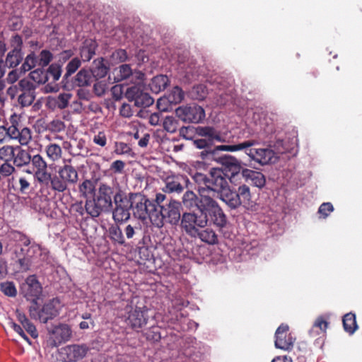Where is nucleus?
Here are the masks:
<instances>
[{"instance_id":"nucleus-2","label":"nucleus","mask_w":362,"mask_h":362,"mask_svg":"<svg viewBox=\"0 0 362 362\" xmlns=\"http://www.w3.org/2000/svg\"><path fill=\"white\" fill-rule=\"evenodd\" d=\"M148 308L146 305L139 306L133 302L124 308L123 317L126 324L132 329L139 332L148 321Z\"/></svg>"},{"instance_id":"nucleus-5","label":"nucleus","mask_w":362,"mask_h":362,"mask_svg":"<svg viewBox=\"0 0 362 362\" xmlns=\"http://www.w3.org/2000/svg\"><path fill=\"white\" fill-rule=\"evenodd\" d=\"M71 159L64 160V165L59 168L54 183L57 184V192L63 193L68 189L69 185H74L78 180V173L76 168L71 165Z\"/></svg>"},{"instance_id":"nucleus-45","label":"nucleus","mask_w":362,"mask_h":362,"mask_svg":"<svg viewBox=\"0 0 362 362\" xmlns=\"http://www.w3.org/2000/svg\"><path fill=\"white\" fill-rule=\"evenodd\" d=\"M179 122L173 116H166L163 121V127L168 133L173 134L177 132Z\"/></svg>"},{"instance_id":"nucleus-38","label":"nucleus","mask_w":362,"mask_h":362,"mask_svg":"<svg viewBox=\"0 0 362 362\" xmlns=\"http://www.w3.org/2000/svg\"><path fill=\"white\" fill-rule=\"evenodd\" d=\"M45 153L47 158L53 163H55L62 158V149L59 145L51 143L45 146Z\"/></svg>"},{"instance_id":"nucleus-39","label":"nucleus","mask_w":362,"mask_h":362,"mask_svg":"<svg viewBox=\"0 0 362 362\" xmlns=\"http://www.w3.org/2000/svg\"><path fill=\"white\" fill-rule=\"evenodd\" d=\"M327 327L328 322L322 316H319L316 318L313 327L310 330V335L316 337L320 334H324Z\"/></svg>"},{"instance_id":"nucleus-1","label":"nucleus","mask_w":362,"mask_h":362,"mask_svg":"<svg viewBox=\"0 0 362 362\" xmlns=\"http://www.w3.org/2000/svg\"><path fill=\"white\" fill-rule=\"evenodd\" d=\"M180 209V203L170 199L162 206H156V212L151 215V222L158 228H162L165 223L177 225L182 218Z\"/></svg>"},{"instance_id":"nucleus-4","label":"nucleus","mask_w":362,"mask_h":362,"mask_svg":"<svg viewBox=\"0 0 362 362\" xmlns=\"http://www.w3.org/2000/svg\"><path fill=\"white\" fill-rule=\"evenodd\" d=\"M208 225V219L202 211L185 212L181 218L180 226L187 235L195 238L201 228Z\"/></svg>"},{"instance_id":"nucleus-15","label":"nucleus","mask_w":362,"mask_h":362,"mask_svg":"<svg viewBox=\"0 0 362 362\" xmlns=\"http://www.w3.org/2000/svg\"><path fill=\"white\" fill-rule=\"evenodd\" d=\"M116 189L105 182H100L93 197L107 211L112 209Z\"/></svg>"},{"instance_id":"nucleus-40","label":"nucleus","mask_w":362,"mask_h":362,"mask_svg":"<svg viewBox=\"0 0 362 362\" xmlns=\"http://www.w3.org/2000/svg\"><path fill=\"white\" fill-rule=\"evenodd\" d=\"M342 322L344 330L350 334H354L358 329L356 315L352 313H349L344 315Z\"/></svg>"},{"instance_id":"nucleus-21","label":"nucleus","mask_w":362,"mask_h":362,"mask_svg":"<svg viewBox=\"0 0 362 362\" xmlns=\"http://www.w3.org/2000/svg\"><path fill=\"white\" fill-rule=\"evenodd\" d=\"M215 197L219 198L232 209H235L240 206V202L239 199H237L238 195L236 191L231 190L230 185Z\"/></svg>"},{"instance_id":"nucleus-60","label":"nucleus","mask_w":362,"mask_h":362,"mask_svg":"<svg viewBox=\"0 0 362 362\" xmlns=\"http://www.w3.org/2000/svg\"><path fill=\"white\" fill-rule=\"evenodd\" d=\"M238 159L232 156L223 155L219 156V158H218L217 162L220 163L225 167V170L228 171V170L233 166V164L238 163Z\"/></svg>"},{"instance_id":"nucleus-32","label":"nucleus","mask_w":362,"mask_h":362,"mask_svg":"<svg viewBox=\"0 0 362 362\" xmlns=\"http://www.w3.org/2000/svg\"><path fill=\"white\" fill-rule=\"evenodd\" d=\"M169 79L165 75H158L154 76L149 83L150 89L155 93L164 90L168 86Z\"/></svg>"},{"instance_id":"nucleus-48","label":"nucleus","mask_w":362,"mask_h":362,"mask_svg":"<svg viewBox=\"0 0 362 362\" xmlns=\"http://www.w3.org/2000/svg\"><path fill=\"white\" fill-rule=\"evenodd\" d=\"M192 177L194 182L198 185V189L203 187H208L210 179V172L208 175L196 172L192 175Z\"/></svg>"},{"instance_id":"nucleus-22","label":"nucleus","mask_w":362,"mask_h":362,"mask_svg":"<svg viewBox=\"0 0 362 362\" xmlns=\"http://www.w3.org/2000/svg\"><path fill=\"white\" fill-rule=\"evenodd\" d=\"M238 197L240 201V206H243L247 209L253 210L255 203L251 199V194L250 187L246 185H242L238 187L236 191Z\"/></svg>"},{"instance_id":"nucleus-6","label":"nucleus","mask_w":362,"mask_h":362,"mask_svg":"<svg viewBox=\"0 0 362 362\" xmlns=\"http://www.w3.org/2000/svg\"><path fill=\"white\" fill-rule=\"evenodd\" d=\"M130 197L134 216L141 220L148 218L151 221V215L156 212V204L140 193H130Z\"/></svg>"},{"instance_id":"nucleus-61","label":"nucleus","mask_w":362,"mask_h":362,"mask_svg":"<svg viewBox=\"0 0 362 362\" xmlns=\"http://www.w3.org/2000/svg\"><path fill=\"white\" fill-rule=\"evenodd\" d=\"M206 93H206V87L202 84L194 86L192 91V97L194 99L199 100H204L206 96Z\"/></svg>"},{"instance_id":"nucleus-56","label":"nucleus","mask_w":362,"mask_h":362,"mask_svg":"<svg viewBox=\"0 0 362 362\" xmlns=\"http://www.w3.org/2000/svg\"><path fill=\"white\" fill-rule=\"evenodd\" d=\"M250 143H240L234 145H221L218 146L215 148H213L214 150H216L217 153L218 154V151H241L244 148L247 147Z\"/></svg>"},{"instance_id":"nucleus-62","label":"nucleus","mask_w":362,"mask_h":362,"mask_svg":"<svg viewBox=\"0 0 362 362\" xmlns=\"http://www.w3.org/2000/svg\"><path fill=\"white\" fill-rule=\"evenodd\" d=\"M132 150L131 147L124 142H116L115 153L117 155H131Z\"/></svg>"},{"instance_id":"nucleus-7","label":"nucleus","mask_w":362,"mask_h":362,"mask_svg":"<svg viewBox=\"0 0 362 362\" xmlns=\"http://www.w3.org/2000/svg\"><path fill=\"white\" fill-rule=\"evenodd\" d=\"M203 202L205 204L203 205L202 211L205 214L208 222L210 221L220 228L225 227L227 223V217L218 202L212 197L205 199Z\"/></svg>"},{"instance_id":"nucleus-24","label":"nucleus","mask_w":362,"mask_h":362,"mask_svg":"<svg viewBox=\"0 0 362 362\" xmlns=\"http://www.w3.org/2000/svg\"><path fill=\"white\" fill-rule=\"evenodd\" d=\"M85 210L86 214L92 218H97L102 212L107 211L93 197L86 200Z\"/></svg>"},{"instance_id":"nucleus-12","label":"nucleus","mask_w":362,"mask_h":362,"mask_svg":"<svg viewBox=\"0 0 362 362\" xmlns=\"http://www.w3.org/2000/svg\"><path fill=\"white\" fill-rule=\"evenodd\" d=\"M88 351L86 344H71L58 350L59 360L62 362H77L83 358Z\"/></svg>"},{"instance_id":"nucleus-33","label":"nucleus","mask_w":362,"mask_h":362,"mask_svg":"<svg viewBox=\"0 0 362 362\" xmlns=\"http://www.w3.org/2000/svg\"><path fill=\"white\" fill-rule=\"evenodd\" d=\"M55 343H62L69 340L71 336V330L67 325H60L56 327L52 332Z\"/></svg>"},{"instance_id":"nucleus-10","label":"nucleus","mask_w":362,"mask_h":362,"mask_svg":"<svg viewBox=\"0 0 362 362\" xmlns=\"http://www.w3.org/2000/svg\"><path fill=\"white\" fill-rule=\"evenodd\" d=\"M175 114L181 120L188 123H199L205 117L204 110L197 104L180 106L175 110Z\"/></svg>"},{"instance_id":"nucleus-19","label":"nucleus","mask_w":362,"mask_h":362,"mask_svg":"<svg viewBox=\"0 0 362 362\" xmlns=\"http://www.w3.org/2000/svg\"><path fill=\"white\" fill-rule=\"evenodd\" d=\"M35 177L41 186L46 187L57 192V184L54 183L57 174L52 175L47 171V168H45V170H35Z\"/></svg>"},{"instance_id":"nucleus-47","label":"nucleus","mask_w":362,"mask_h":362,"mask_svg":"<svg viewBox=\"0 0 362 362\" xmlns=\"http://www.w3.org/2000/svg\"><path fill=\"white\" fill-rule=\"evenodd\" d=\"M37 64V57L34 52H31L25 58L21 69L23 72L28 71Z\"/></svg>"},{"instance_id":"nucleus-28","label":"nucleus","mask_w":362,"mask_h":362,"mask_svg":"<svg viewBox=\"0 0 362 362\" xmlns=\"http://www.w3.org/2000/svg\"><path fill=\"white\" fill-rule=\"evenodd\" d=\"M71 98V93H62L57 96L49 97L48 103L51 107L62 110L68 107Z\"/></svg>"},{"instance_id":"nucleus-23","label":"nucleus","mask_w":362,"mask_h":362,"mask_svg":"<svg viewBox=\"0 0 362 362\" xmlns=\"http://www.w3.org/2000/svg\"><path fill=\"white\" fill-rule=\"evenodd\" d=\"M242 175L247 182H251L255 187L262 188L265 185V177L260 172L245 168L242 170Z\"/></svg>"},{"instance_id":"nucleus-57","label":"nucleus","mask_w":362,"mask_h":362,"mask_svg":"<svg viewBox=\"0 0 362 362\" xmlns=\"http://www.w3.org/2000/svg\"><path fill=\"white\" fill-rule=\"evenodd\" d=\"M30 162L35 170L47 168V163L40 154H36L31 157Z\"/></svg>"},{"instance_id":"nucleus-9","label":"nucleus","mask_w":362,"mask_h":362,"mask_svg":"<svg viewBox=\"0 0 362 362\" xmlns=\"http://www.w3.org/2000/svg\"><path fill=\"white\" fill-rule=\"evenodd\" d=\"M243 143H250V145L243 150L252 160L262 165L272 162L275 155L272 149L269 148H255L254 146L257 144V141L253 139L245 141Z\"/></svg>"},{"instance_id":"nucleus-50","label":"nucleus","mask_w":362,"mask_h":362,"mask_svg":"<svg viewBox=\"0 0 362 362\" xmlns=\"http://www.w3.org/2000/svg\"><path fill=\"white\" fill-rule=\"evenodd\" d=\"M199 156L202 160L207 162L213 160L217 161L218 158H219V156L218 155L216 151L214 150L212 146L202 149V151L199 152Z\"/></svg>"},{"instance_id":"nucleus-16","label":"nucleus","mask_w":362,"mask_h":362,"mask_svg":"<svg viewBox=\"0 0 362 362\" xmlns=\"http://www.w3.org/2000/svg\"><path fill=\"white\" fill-rule=\"evenodd\" d=\"M202 188L198 189L199 195H197L194 192L187 190L185 192L182 197V203L184 206L189 209H197L199 211L203 210L204 200L210 199L209 196L205 194Z\"/></svg>"},{"instance_id":"nucleus-43","label":"nucleus","mask_w":362,"mask_h":362,"mask_svg":"<svg viewBox=\"0 0 362 362\" xmlns=\"http://www.w3.org/2000/svg\"><path fill=\"white\" fill-rule=\"evenodd\" d=\"M44 68L40 66L32 71L29 74L30 78L38 84H45L49 80L47 69L45 70Z\"/></svg>"},{"instance_id":"nucleus-25","label":"nucleus","mask_w":362,"mask_h":362,"mask_svg":"<svg viewBox=\"0 0 362 362\" xmlns=\"http://www.w3.org/2000/svg\"><path fill=\"white\" fill-rule=\"evenodd\" d=\"M31 160V156L25 149L19 146H16L15 155L12 160L13 164L17 168H21L28 165Z\"/></svg>"},{"instance_id":"nucleus-49","label":"nucleus","mask_w":362,"mask_h":362,"mask_svg":"<svg viewBox=\"0 0 362 362\" xmlns=\"http://www.w3.org/2000/svg\"><path fill=\"white\" fill-rule=\"evenodd\" d=\"M54 58L53 54L47 49H42L37 57V64L41 67L47 66Z\"/></svg>"},{"instance_id":"nucleus-35","label":"nucleus","mask_w":362,"mask_h":362,"mask_svg":"<svg viewBox=\"0 0 362 362\" xmlns=\"http://www.w3.org/2000/svg\"><path fill=\"white\" fill-rule=\"evenodd\" d=\"M95 182L90 180H85L78 185V191L86 199L92 198L96 192Z\"/></svg>"},{"instance_id":"nucleus-64","label":"nucleus","mask_w":362,"mask_h":362,"mask_svg":"<svg viewBox=\"0 0 362 362\" xmlns=\"http://www.w3.org/2000/svg\"><path fill=\"white\" fill-rule=\"evenodd\" d=\"M65 124L64 122L59 119H53L52 122H50L48 124V129L51 132H60L65 129Z\"/></svg>"},{"instance_id":"nucleus-14","label":"nucleus","mask_w":362,"mask_h":362,"mask_svg":"<svg viewBox=\"0 0 362 362\" xmlns=\"http://www.w3.org/2000/svg\"><path fill=\"white\" fill-rule=\"evenodd\" d=\"M21 291L23 296L33 304L37 302L41 296L42 287L35 275H30L23 284Z\"/></svg>"},{"instance_id":"nucleus-34","label":"nucleus","mask_w":362,"mask_h":362,"mask_svg":"<svg viewBox=\"0 0 362 362\" xmlns=\"http://www.w3.org/2000/svg\"><path fill=\"white\" fill-rule=\"evenodd\" d=\"M115 207H122L132 209V204L130 193L127 197V194L120 189H116V194L113 202Z\"/></svg>"},{"instance_id":"nucleus-59","label":"nucleus","mask_w":362,"mask_h":362,"mask_svg":"<svg viewBox=\"0 0 362 362\" xmlns=\"http://www.w3.org/2000/svg\"><path fill=\"white\" fill-rule=\"evenodd\" d=\"M18 87L21 92L35 93L36 86L28 79H21L18 83Z\"/></svg>"},{"instance_id":"nucleus-58","label":"nucleus","mask_w":362,"mask_h":362,"mask_svg":"<svg viewBox=\"0 0 362 362\" xmlns=\"http://www.w3.org/2000/svg\"><path fill=\"white\" fill-rule=\"evenodd\" d=\"M10 45L12 48L11 51L23 52V42L22 37L18 34L12 35L10 39Z\"/></svg>"},{"instance_id":"nucleus-30","label":"nucleus","mask_w":362,"mask_h":362,"mask_svg":"<svg viewBox=\"0 0 362 362\" xmlns=\"http://www.w3.org/2000/svg\"><path fill=\"white\" fill-rule=\"evenodd\" d=\"M108 237L114 244L119 245H125V238L123 235V229L117 224L111 225L108 229Z\"/></svg>"},{"instance_id":"nucleus-36","label":"nucleus","mask_w":362,"mask_h":362,"mask_svg":"<svg viewBox=\"0 0 362 362\" xmlns=\"http://www.w3.org/2000/svg\"><path fill=\"white\" fill-rule=\"evenodd\" d=\"M82 62L78 57H73L69 60L65 67V74L63 76L62 81H68L70 76L80 68Z\"/></svg>"},{"instance_id":"nucleus-37","label":"nucleus","mask_w":362,"mask_h":362,"mask_svg":"<svg viewBox=\"0 0 362 362\" xmlns=\"http://www.w3.org/2000/svg\"><path fill=\"white\" fill-rule=\"evenodd\" d=\"M9 124H10L7 127H4V129L9 137L12 135H15L16 133L23 127L21 117L16 113L11 115L9 118Z\"/></svg>"},{"instance_id":"nucleus-8","label":"nucleus","mask_w":362,"mask_h":362,"mask_svg":"<svg viewBox=\"0 0 362 362\" xmlns=\"http://www.w3.org/2000/svg\"><path fill=\"white\" fill-rule=\"evenodd\" d=\"M229 183L223 170L213 168L210 170V179L208 187H203L205 194L214 199L220 192L225 189Z\"/></svg>"},{"instance_id":"nucleus-27","label":"nucleus","mask_w":362,"mask_h":362,"mask_svg":"<svg viewBox=\"0 0 362 362\" xmlns=\"http://www.w3.org/2000/svg\"><path fill=\"white\" fill-rule=\"evenodd\" d=\"M199 238L202 242L208 245H216L218 242L216 232L210 228H201L194 238Z\"/></svg>"},{"instance_id":"nucleus-31","label":"nucleus","mask_w":362,"mask_h":362,"mask_svg":"<svg viewBox=\"0 0 362 362\" xmlns=\"http://www.w3.org/2000/svg\"><path fill=\"white\" fill-rule=\"evenodd\" d=\"M92 74L90 69H81L74 78V84L78 87L89 86L91 83Z\"/></svg>"},{"instance_id":"nucleus-17","label":"nucleus","mask_w":362,"mask_h":362,"mask_svg":"<svg viewBox=\"0 0 362 362\" xmlns=\"http://www.w3.org/2000/svg\"><path fill=\"white\" fill-rule=\"evenodd\" d=\"M289 327L288 325L281 324L275 332V346L285 351H290L293 349L295 342L291 333H288Z\"/></svg>"},{"instance_id":"nucleus-54","label":"nucleus","mask_w":362,"mask_h":362,"mask_svg":"<svg viewBox=\"0 0 362 362\" xmlns=\"http://www.w3.org/2000/svg\"><path fill=\"white\" fill-rule=\"evenodd\" d=\"M35 99V93L21 92L18 98V102L23 107L30 106Z\"/></svg>"},{"instance_id":"nucleus-11","label":"nucleus","mask_w":362,"mask_h":362,"mask_svg":"<svg viewBox=\"0 0 362 362\" xmlns=\"http://www.w3.org/2000/svg\"><path fill=\"white\" fill-rule=\"evenodd\" d=\"M124 96L129 102H134V105L138 107H149L154 102L153 98L144 91L141 85L128 87L124 92Z\"/></svg>"},{"instance_id":"nucleus-53","label":"nucleus","mask_w":362,"mask_h":362,"mask_svg":"<svg viewBox=\"0 0 362 362\" xmlns=\"http://www.w3.org/2000/svg\"><path fill=\"white\" fill-rule=\"evenodd\" d=\"M127 59V53L125 49H118L114 51L110 55L112 64H117L125 62Z\"/></svg>"},{"instance_id":"nucleus-29","label":"nucleus","mask_w":362,"mask_h":362,"mask_svg":"<svg viewBox=\"0 0 362 362\" xmlns=\"http://www.w3.org/2000/svg\"><path fill=\"white\" fill-rule=\"evenodd\" d=\"M184 190V187L180 182V178L178 177H168L165 180V187L163 191L166 193H182Z\"/></svg>"},{"instance_id":"nucleus-41","label":"nucleus","mask_w":362,"mask_h":362,"mask_svg":"<svg viewBox=\"0 0 362 362\" xmlns=\"http://www.w3.org/2000/svg\"><path fill=\"white\" fill-rule=\"evenodd\" d=\"M132 209L115 207L112 208V218L117 223L122 224L130 218V210Z\"/></svg>"},{"instance_id":"nucleus-26","label":"nucleus","mask_w":362,"mask_h":362,"mask_svg":"<svg viewBox=\"0 0 362 362\" xmlns=\"http://www.w3.org/2000/svg\"><path fill=\"white\" fill-rule=\"evenodd\" d=\"M196 133L199 136L207 137V139L211 141H224V139L221 133L211 127H197L196 128Z\"/></svg>"},{"instance_id":"nucleus-52","label":"nucleus","mask_w":362,"mask_h":362,"mask_svg":"<svg viewBox=\"0 0 362 362\" xmlns=\"http://www.w3.org/2000/svg\"><path fill=\"white\" fill-rule=\"evenodd\" d=\"M184 99V92L181 88L175 86L170 94L168 95V100L170 103L177 104Z\"/></svg>"},{"instance_id":"nucleus-20","label":"nucleus","mask_w":362,"mask_h":362,"mask_svg":"<svg viewBox=\"0 0 362 362\" xmlns=\"http://www.w3.org/2000/svg\"><path fill=\"white\" fill-rule=\"evenodd\" d=\"M109 69V67L105 63V59L103 57H98L93 60L90 71L92 76L96 81H98L107 76Z\"/></svg>"},{"instance_id":"nucleus-13","label":"nucleus","mask_w":362,"mask_h":362,"mask_svg":"<svg viewBox=\"0 0 362 362\" xmlns=\"http://www.w3.org/2000/svg\"><path fill=\"white\" fill-rule=\"evenodd\" d=\"M42 253V248L40 245L33 242L28 248L22 247L19 256L18 263L19 269L21 272H26L30 269V267L35 262L36 258Z\"/></svg>"},{"instance_id":"nucleus-18","label":"nucleus","mask_w":362,"mask_h":362,"mask_svg":"<svg viewBox=\"0 0 362 362\" xmlns=\"http://www.w3.org/2000/svg\"><path fill=\"white\" fill-rule=\"evenodd\" d=\"M98 43L95 40L86 39L79 47V58L83 62H88L95 54Z\"/></svg>"},{"instance_id":"nucleus-51","label":"nucleus","mask_w":362,"mask_h":362,"mask_svg":"<svg viewBox=\"0 0 362 362\" xmlns=\"http://www.w3.org/2000/svg\"><path fill=\"white\" fill-rule=\"evenodd\" d=\"M62 66L60 63H52L49 66L47 69V76L49 74L52 77V81L54 83L59 81L60 77L62 76Z\"/></svg>"},{"instance_id":"nucleus-46","label":"nucleus","mask_w":362,"mask_h":362,"mask_svg":"<svg viewBox=\"0 0 362 362\" xmlns=\"http://www.w3.org/2000/svg\"><path fill=\"white\" fill-rule=\"evenodd\" d=\"M16 146L4 145L0 147V158L4 162H11L15 155Z\"/></svg>"},{"instance_id":"nucleus-3","label":"nucleus","mask_w":362,"mask_h":362,"mask_svg":"<svg viewBox=\"0 0 362 362\" xmlns=\"http://www.w3.org/2000/svg\"><path fill=\"white\" fill-rule=\"evenodd\" d=\"M59 300L57 298L49 300L42 308L39 307L37 302H34L28 307L29 315L31 319L47 323L59 315Z\"/></svg>"},{"instance_id":"nucleus-42","label":"nucleus","mask_w":362,"mask_h":362,"mask_svg":"<svg viewBox=\"0 0 362 362\" xmlns=\"http://www.w3.org/2000/svg\"><path fill=\"white\" fill-rule=\"evenodd\" d=\"M10 138L18 140L21 145H27L32 139V132L30 128L22 127L15 135H12Z\"/></svg>"},{"instance_id":"nucleus-63","label":"nucleus","mask_w":362,"mask_h":362,"mask_svg":"<svg viewBox=\"0 0 362 362\" xmlns=\"http://www.w3.org/2000/svg\"><path fill=\"white\" fill-rule=\"evenodd\" d=\"M15 167L10 162H4L0 165V176L8 177L15 172Z\"/></svg>"},{"instance_id":"nucleus-44","label":"nucleus","mask_w":362,"mask_h":362,"mask_svg":"<svg viewBox=\"0 0 362 362\" xmlns=\"http://www.w3.org/2000/svg\"><path fill=\"white\" fill-rule=\"evenodd\" d=\"M23 60V52L10 51L6 57L5 63L10 68L16 67Z\"/></svg>"},{"instance_id":"nucleus-55","label":"nucleus","mask_w":362,"mask_h":362,"mask_svg":"<svg viewBox=\"0 0 362 362\" xmlns=\"http://www.w3.org/2000/svg\"><path fill=\"white\" fill-rule=\"evenodd\" d=\"M0 290L1 292L9 297H15L17 294V290L15 284L12 281H5L0 284Z\"/></svg>"}]
</instances>
